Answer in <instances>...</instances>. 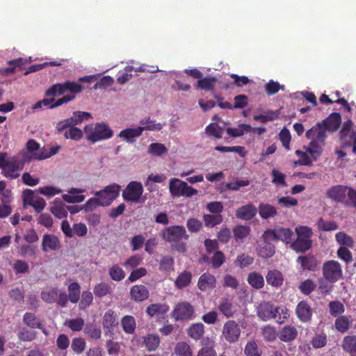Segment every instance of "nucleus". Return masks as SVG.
Masks as SVG:
<instances>
[{"label":"nucleus","mask_w":356,"mask_h":356,"mask_svg":"<svg viewBox=\"0 0 356 356\" xmlns=\"http://www.w3.org/2000/svg\"><path fill=\"white\" fill-rule=\"evenodd\" d=\"M305 136L310 140L304 149L316 161L323 153V147L325 145L327 138L326 130L322 124L318 122L315 126L307 131Z\"/></svg>","instance_id":"f257e3e1"},{"label":"nucleus","mask_w":356,"mask_h":356,"mask_svg":"<svg viewBox=\"0 0 356 356\" xmlns=\"http://www.w3.org/2000/svg\"><path fill=\"white\" fill-rule=\"evenodd\" d=\"M162 238L171 244V248L181 253L187 250L186 241L189 236L181 225H173L165 228L161 232Z\"/></svg>","instance_id":"f03ea898"},{"label":"nucleus","mask_w":356,"mask_h":356,"mask_svg":"<svg viewBox=\"0 0 356 356\" xmlns=\"http://www.w3.org/2000/svg\"><path fill=\"white\" fill-rule=\"evenodd\" d=\"M120 186L117 184L108 185L104 189L96 192L95 197L90 198V210L93 207H107L115 200L120 194Z\"/></svg>","instance_id":"7ed1b4c3"},{"label":"nucleus","mask_w":356,"mask_h":356,"mask_svg":"<svg viewBox=\"0 0 356 356\" xmlns=\"http://www.w3.org/2000/svg\"><path fill=\"white\" fill-rule=\"evenodd\" d=\"M322 275L325 281L334 284L343 278L341 264L336 260H327L323 264Z\"/></svg>","instance_id":"20e7f679"},{"label":"nucleus","mask_w":356,"mask_h":356,"mask_svg":"<svg viewBox=\"0 0 356 356\" xmlns=\"http://www.w3.org/2000/svg\"><path fill=\"white\" fill-rule=\"evenodd\" d=\"M265 236L267 238H270L271 237L274 241H281L285 244H289L290 245L293 241L294 234L290 228L276 227L274 229L266 230Z\"/></svg>","instance_id":"39448f33"},{"label":"nucleus","mask_w":356,"mask_h":356,"mask_svg":"<svg viewBox=\"0 0 356 356\" xmlns=\"http://www.w3.org/2000/svg\"><path fill=\"white\" fill-rule=\"evenodd\" d=\"M44 159H47V156H44V149L40 147L39 143L33 139L28 140L26 149L23 152V159L25 161H30Z\"/></svg>","instance_id":"423d86ee"},{"label":"nucleus","mask_w":356,"mask_h":356,"mask_svg":"<svg viewBox=\"0 0 356 356\" xmlns=\"http://www.w3.org/2000/svg\"><path fill=\"white\" fill-rule=\"evenodd\" d=\"M143 193V187L142 184L136 181H132L128 184L122 191V197L125 201L138 202Z\"/></svg>","instance_id":"0eeeda50"},{"label":"nucleus","mask_w":356,"mask_h":356,"mask_svg":"<svg viewBox=\"0 0 356 356\" xmlns=\"http://www.w3.org/2000/svg\"><path fill=\"white\" fill-rule=\"evenodd\" d=\"M88 112L75 111L71 118L58 122L56 128L58 132H62L69 127L81 124L84 119L88 120Z\"/></svg>","instance_id":"6e6552de"},{"label":"nucleus","mask_w":356,"mask_h":356,"mask_svg":"<svg viewBox=\"0 0 356 356\" xmlns=\"http://www.w3.org/2000/svg\"><path fill=\"white\" fill-rule=\"evenodd\" d=\"M193 314V307L188 302H181L174 307L172 317L176 321H188L192 318Z\"/></svg>","instance_id":"1a4fd4ad"},{"label":"nucleus","mask_w":356,"mask_h":356,"mask_svg":"<svg viewBox=\"0 0 356 356\" xmlns=\"http://www.w3.org/2000/svg\"><path fill=\"white\" fill-rule=\"evenodd\" d=\"M24 168V163L17 158L13 156L8 159V163L2 169V175L10 179H15L19 177L18 171Z\"/></svg>","instance_id":"9d476101"},{"label":"nucleus","mask_w":356,"mask_h":356,"mask_svg":"<svg viewBox=\"0 0 356 356\" xmlns=\"http://www.w3.org/2000/svg\"><path fill=\"white\" fill-rule=\"evenodd\" d=\"M113 135V130L105 123L97 124L92 131H90V142L111 138Z\"/></svg>","instance_id":"9b49d317"},{"label":"nucleus","mask_w":356,"mask_h":356,"mask_svg":"<svg viewBox=\"0 0 356 356\" xmlns=\"http://www.w3.org/2000/svg\"><path fill=\"white\" fill-rule=\"evenodd\" d=\"M50 97L51 98L43 99L42 100L36 102L33 106V109L36 110L42 108V106L52 109L56 107L60 106L63 104H67L74 99V95H65L63 97L57 99L56 101L53 97Z\"/></svg>","instance_id":"f8f14e48"},{"label":"nucleus","mask_w":356,"mask_h":356,"mask_svg":"<svg viewBox=\"0 0 356 356\" xmlns=\"http://www.w3.org/2000/svg\"><path fill=\"white\" fill-rule=\"evenodd\" d=\"M222 334L227 341L234 343L240 337L241 328L236 321H228L223 326Z\"/></svg>","instance_id":"ddd939ff"},{"label":"nucleus","mask_w":356,"mask_h":356,"mask_svg":"<svg viewBox=\"0 0 356 356\" xmlns=\"http://www.w3.org/2000/svg\"><path fill=\"white\" fill-rule=\"evenodd\" d=\"M262 242L257 248L258 255L262 258L268 259L272 257L275 252V245L273 243V238H267L265 236V232L261 236Z\"/></svg>","instance_id":"4468645a"},{"label":"nucleus","mask_w":356,"mask_h":356,"mask_svg":"<svg viewBox=\"0 0 356 356\" xmlns=\"http://www.w3.org/2000/svg\"><path fill=\"white\" fill-rule=\"evenodd\" d=\"M297 262L300 264L303 270L309 271H316L321 264V261L317 259V257L312 254L299 256L297 258Z\"/></svg>","instance_id":"2eb2a0df"},{"label":"nucleus","mask_w":356,"mask_h":356,"mask_svg":"<svg viewBox=\"0 0 356 356\" xmlns=\"http://www.w3.org/2000/svg\"><path fill=\"white\" fill-rule=\"evenodd\" d=\"M298 318L303 322H309L312 316V309L306 300L299 302L296 308Z\"/></svg>","instance_id":"dca6fc26"},{"label":"nucleus","mask_w":356,"mask_h":356,"mask_svg":"<svg viewBox=\"0 0 356 356\" xmlns=\"http://www.w3.org/2000/svg\"><path fill=\"white\" fill-rule=\"evenodd\" d=\"M347 190L348 186L337 185L329 188L327 191L326 195L333 201L344 204L346 198Z\"/></svg>","instance_id":"f3484780"},{"label":"nucleus","mask_w":356,"mask_h":356,"mask_svg":"<svg viewBox=\"0 0 356 356\" xmlns=\"http://www.w3.org/2000/svg\"><path fill=\"white\" fill-rule=\"evenodd\" d=\"M276 307L270 302L261 303L257 308V315L263 321H268L277 316Z\"/></svg>","instance_id":"a211bd4d"},{"label":"nucleus","mask_w":356,"mask_h":356,"mask_svg":"<svg viewBox=\"0 0 356 356\" xmlns=\"http://www.w3.org/2000/svg\"><path fill=\"white\" fill-rule=\"evenodd\" d=\"M320 123L322 124V126L326 131L334 132L340 127L341 123V116L340 113L334 112Z\"/></svg>","instance_id":"6ab92c4d"},{"label":"nucleus","mask_w":356,"mask_h":356,"mask_svg":"<svg viewBox=\"0 0 356 356\" xmlns=\"http://www.w3.org/2000/svg\"><path fill=\"white\" fill-rule=\"evenodd\" d=\"M60 248L59 238L54 235L45 234L42 236V250L43 252L48 250H58Z\"/></svg>","instance_id":"aec40b11"},{"label":"nucleus","mask_w":356,"mask_h":356,"mask_svg":"<svg viewBox=\"0 0 356 356\" xmlns=\"http://www.w3.org/2000/svg\"><path fill=\"white\" fill-rule=\"evenodd\" d=\"M216 285V279L214 275L205 273L200 275L197 286L202 291L213 289Z\"/></svg>","instance_id":"412c9836"},{"label":"nucleus","mask_w":356,"mask_h":356,"mask_svg":"<svg viewBox=\"0 0 356 356\" xmlns=\"http://www.w3.org/2000/svg\"><path fill=\"white\" fill-rule=\"evenodd\" d=\"M104 329L111 332L118 325V318L117 314L112 309L107 310L102 318Z\"/></svg>","instance_id":"4be33fe9"},{"label":"nucleus","mask_w":356,"mask_h":356,"mask_svg":"<svg viewBox=\"0 0 356 356\" xmlns=\"http://www.w3.org/2000/svg\"><path fill=\"white\" fill-rule=\"evenodd\" d=\"M257 212V209L252 204H248L238 208L236 211V217L243 220L253 218Z\"/></svg>","instance_id":"5701e85b"},{"label":"nucleus","mask_w":356,"mask_h":356,"mask_svg":"<svg viewBox=\"0 0 356 356\" xmlns=\"http://www.w3.org/2000/svg\"><path fill=\"white\" fill-rule=\"evenodd\" d=\"M312 245V239H306L298 237L291 243L290 248L296 253H305L309 250Z\"/></svg>","instance_id":"b1692460"},{"label":"nucleus","mask_w":356,"mask_h":356,"mask_svg":"<svg viewBox=\"0 0 356 356\" xmlns=\"http://www.w3.org/2000/svg\"><path fill=\"white\" fill-rule=\"evenodd\" d=\"M131 299L136 302H142L149 298V293L147 287L144 285H134L130 291Z\"/></svg>","instance_id":"393cba45"},{"label":"nucleus","mask_w":356,"mask_h":356,"mask_svg":"<svg viewBox=\"0 0 356 356\" xmlns=\"http://www.w3.org/2000/svg\"><path fill=\"white\" fill-rule=\"evenodd\" d=\"M341 348L350 356H356V336L349 334L345 336L341 341Z\"/></svg>","instance_id":"a878e982"},{"label":"nucleus","mask_w":356,"mask_h":356,"mask_svg":"<svg viewBox=\"0 0 356 356\" xmlns=\"http://www.w3.org/2000/svg\"><path fill=\"white\" fill-rule=\"evenodd\" d=\"M353 324V319L350 316H339L334 321V327L336 330L341 332L345 333L349 330Z\"/></svg>","instance_id":"bb28decb"},{"label":"nucleus","mask_w":356,"mask_h":356,"mask_svg":"<svg viewBox=\"0 0 356 356\" xmlns=\"http://www.w3.org/2000/svg\"><path fill=\"white\" fill-rule=\"evenodd\" d=\"M218 79L211 76H207L204 78H201L200 80L197 81V84L195 85L196 88H199L206 91H211V92H214L215 86Z\"/></svg>","instance_id":"cd10ccee"},{"label":"nucleus","mask_w":356,"mask_h":356,"mask_svg":"<svg viewBox=\"0 0 356 356\" xmlns=\"http://www.w3.org/2000/svg\"><path fill=\"white\" fill-rule=\"evenodd\" d=\"M23 322L25 325L31 329L38 328L42 330V332L47 334L45 329L43 327L42 323L40 320L38 319L35 314L31 312H26L23 316Z\"/></svg>","instance_id":"c85d7f7f"},{"label":"nucleus","mask_w":356,"mask_h":356,"mask_svg":"<svg viewBox=\"0 0 356 356\" xmlns=\"http://www.w3.org/2000/svg\"><path fill=\"white\" fill-rule=\"evenodd\" d=\"M298 336L297 329L291 325H286L280 331L279 339L284 342H291Z\"/></svg>","instance_id":"c756f323"},{"label":"nucleus","mask_w":356,"mask_h":356,"mask_svg":"<svg viewBox=\"0 0 356 356\" xmlns=\"http://www.w3.org/2000/svg\"><path fill=\"white\" fill-rule=\"evenodd\" d=\"M250 227L246 225H238L233 228V236L236 243H243L244 239L250 234Z\"/></svg>","instance_id":"7c9ffc66"},{"label":"nucleus","mask_w":356,"mask_h":356,"mask_svg":"<svg viewBox=\"0 0 356 356\" xmlns=\"http://www.w3.org/2000/svg\"><path fill=\"white\" fill-rule=\"evenodd\" d=\"M266 279L267 283L274 287L280 286L284 281L282 273L277 270H269L266 276Z\"/></svg>","instance_id":"2f4dec72"},{"label":"nucleus","mask_w":356,"mask_h":356,"mask_svg":"<svg viewBox=\"0 0 356 356\" xmlns=\"http://www.w3.org/2000/svg\"><path fill=\"white\" fill-rule=\"evenodd\" d=\"M218 309L221 314L229 318L234 316L236 312L235 307L232 301L225 298H223L219 303Z\"/></svg>","instance_id":"473e14b6"},{"label":"nucleus","mask_w":356,"mask_h":356,"mask_svg":"<svg viewBox=\"0 0 356 356\" xmlns=\"http://www.w3.org/2000/svg\"><path fill=\"white\" fill-rule=\"evenodd\" d=\"M247 281L254 289H261L264 286V279L261 274L254 271L248 274Z\"/></svg>","instance_id":"72a5a7b5"},{"label":"nucleus","mask_w":356,"mask_h":356,"mask_svg":"<svg viewBox=\"0 0 356 356\" xmlns=\"http://www.w3.org/2000/svg\"><path fill=\"white\" fill-rule=\"evenodd\" d=\"M143 131V128H128L120 132L118 137L124 138L128 143H132L133 138L140 136Z\"/></svg>","instance_id":"f704fd0d"},{"label":"nucleus","mask_w":356,"mask_h":356,"mask_svg":"<svg viewBox=\"0 0 356 356\" xmlns=\"http://www.w3.org/2000/svg\"><path fill=\"white\" fill-rule=\"evenodd\" d=\"M185 181L177 178L171 179L169 184V190L173 197H181L184 191Z\"/></svg>","instance_id":"c9c22d12"},{"label":"nucleus","mask_w":356,"mask_h":356,"mask_svg":"<svg viewBox=\"0 0 356 356\" xmlns=\"http://www.w3.org/2000/svg\"><path fill=\"white\" fill-rule=\"evenodd\" d=\"M258 211L259 216L263 219L274 218L277 213L276 208L269 204H260L258 208Z\"/></svg>","instance_id":"e433bc0d"},{"label":"nucleus","mask_w":356,"mask_h":356,"mask_svg":"<svg viewBox=\"0 0 356 356\" xmlns=\"http://www.w3.org/2000/svg\"><path fill=\"white\" fill-rule=\"evenodd\" d=\"M252 127L249 124L241 123L237 128L228 127L226 129L227 134L233 138L240 137L245 133L251 132Z\"/></svg>","instance_id":"4c0bfd02"},{"label":"nucleus","mask_w":356,"mask_h":356,"mask_svg":"<svg viewBox=\"0 0 356 356\" xmlns=\"http://www.w3.org/2000/svg\"><path fill=\"white\" fill-rule=\"evenodd\" d=\"M82 191L76 188H71L67 193L63 195V199L70 203L81 202L84 200V196L81 194Z\"/></svg>","instance_id":"58836bf2"},{"label":"nucleus","mask_w":356,"mask_h":356,"mask_svg":"<svg viewBox=\"0 0 356 356\" xmlns=\"http://www.w3.org/2000/svg\"><path fill=\"white\" fill-rule=\"evenodd\" d=\"M191 280L192 273L189 271L184 270L176 278L175 282V286L179 289L186 287L191 282Z\"/></svg>","instance_id":"ea45409f"},{"label":"nucleus","mask_w":356,"mask_h":356,"mask_svg":"<svg viewBox=\"0 0 356 356\" xmlns=\"http://www.w3.org/2000/svg\"><path fill=\"white\" fill-rule=\"evenodd\" d=\"M187 333L192 339L199 340L204 333V325L201 323L193 324L187 330Z\"/></svg>","instance_id":"a19ab883"},{"label":"nucleus","mask_w":356,"mask_h":356,"mask_svg":"<svg viewBox=\"0 0 356 356\" xmlns=\"http://www.w3.org/2000/svg\"><path fill=\"white\" fill-rule=\"evenodd\" d=\"M169 310V306L166 304L156 303L149 305L146 309L147 314L152 317L156 314H163Z\"/></svg>","instance_id":"79ce46f5"},{"label":"nucleus","mask_w":356,"mask_h":356,"mask_svg":"<svg viewBox=\"0 0 356 356\" xmlns=\"http://www.w3.org/2000/svg\"><path fill=\"white\" fill-rule=\"evenodd\" d=\"M121 325L124 332L133 334L136 330V320L132 316H124L121 320Z\"/></svg>","instance_id":"37998d69"},{"label":"nucleus","mask_w":356,"mask_h":356,"mask_svg":"<svg viewBox=\"0 0 356 356\" xmlns=\"http://www.w3.org/2000/svg\"><path fill=\"white\" fill-rule=\"evenodd\" d=\"M296 154L299 156V159L294 162L295 165H312V162L315 161L312 156L306 150L305 152L301 150H296Z\"/></svg>","instance_id":"c03bdc74"},{"label":"nucleus","mask_w":356,"mask_h":356,"mask_svg":"<svg viewBox=\"0 0 356 356\" xmlns=\"http://www.w3.org/2000/svg\"><path fill=\"white\" fill-rule=\"evenodd\" d=\"M175 353L178 356H193V350L190 345L185 341H180L176 344Z\"/></svg>","instance_id":"a18cd8bd"},{"label":"nucleus","mask_w":356,"mask_h":356,"mask_svg":"<svg viewBox=\"0 0 356 356\" xmlns=\"http://www.w3.org/2000/svg\"><path fill=\"white\" fill-rule=\"evenodd\" d=\"M335 238L337 242L343 247L347 246L352 248L354 246L353 238L343 232L337 233Z\"/></svg>","instance_id":"49530a36"},{"label":"nucleus","mask_w":356,"mask_h":356,"mask_svg":"<svg viewBox=\"0 0 356 356\" xmlns=\"http://www.w3.org/2000/svg\"><path fill=\"white\" fill-rule=\"evenodd\" d=\"M17 337L20 341L31 342L36 338L37 332L23 327L18 332Z\"/></svg>","instance_id":"de8ad7c7"},{"label":"nucleus","mask_w":356,"mask_h":356,"mask_svg":"<svg viewBox=\"0 0 356 356\" xmlns=\"http://www.w3.org/2000/svg\"><path fill=\"white\" fill-rule=\"evenodd\" d=\"M203 220L206 227H213L222 222L223 217L222 215L204 214Z\"/></svg>","instance_id":"09e8293b"},{"label":"nucleus","mask_w":356,"mask_h":356,"mask_svg":"<svg viewBox=\"0 0 356 356\" xmlns=\"http://www.w3.org/2000/svg\"><path fill=\"white\" fill-rule=\"evenodd\" d=\"M144 343L148 350H155L160 343V339L157 335L148 334L144 337Z\"/></svg>","instance_id":"8fccbe9b"},{"label":"nucleus","mask_w":356,"mask_h":356,"mask_svg":"<svg viewBox=\"0 0 356 356\" xmlns=\"http://www.w3.org/2000/svg\"><path fill=\"white\" fill-rule=\"evenodd\" d=\"M224 129L216 123H211L205 129L206 134L208 136L216 138H221Z\"/></svg>","instance_id":"3c124183"},{"label":"nucleus","mask_w":356,"mask_h":356,"mask_svg":"<svg viewBox=\"0 0 356 356\" xmlns=\"http://www.w3.org/2000/svg\"><path fill=\"white\" fill-rule=\"evenodd\" d=\"M69 300L72 303H76L80 298V286L78 283L72 282L68 286Z\"/></svg>","instance_id":"603ef678"},{"label":"nucleus","mask_w":356,"mask_h":356,"mask_svg":"<svg viewBox=\"0 0 356 356\" xmlns=\"http://www.w3.org/2000/svg\"><path fill=\"white\" fill-rule=\"evenodd\" d=\"M65 93V83H56L51 86L45 92L46 97H56Z\"/></svg>","instance_id":"864d4df0"},{"label":"nucleus","mask_w":356,"mask_h":356,"mask_svg":"<svg viewBox=\"0 0 356 356\" xmlns=\"http://www.w3.org/2000/svg\"><path fill=\"white\" fill-rule=\"evenodd\" d=\"M168 149L165 146L159 143H154L149 145L148 153L153 156H161L167 153Z\"/></svg>","instance_id":"5fc2aeb1"},{"label":"nucleus","mask_w":356,"mask_h":356,"mask_svg":"<svg viewBox=\"0 0 356 356\" xmlns=\"http://www.w3.org/2000/svg\"><path fill=\"white\" fill-rule=\"evenodd\" d=\"M67 128L68 129L64 134L65 138L79 140L83 137V131L80 129L75 126H71Z\"/></svg>","instance_id":"6e6d98bb"},{"label":"nucleus","mask_w":356,"mask_h":356,"mask_svg":"<svg viewBox=\"0 0 356 356\" xmlns=\"http://www.w3.org/2000/svg\"><path fill=\"white\" fill-rule=\"evenodd\" d=\"M58 296V290L56 288L42 291L41 293V298L47 303L54 302Z\"/></svg>","instance_id":"4d7b16f0"},{"label":"nucleus","mask_w":356,"mask_h":356,"mask_svg":"<svg viewBox=\"0 0 356 356\" xmlns=\"http://www.w3.org/2000/svg\"><path fill=\"white\" fill-rule=\"evenodd\" d=\"M140 124H142L143 126L139 127V128H143V131H159L163 127L161 123H156L154 121L150 120L149 118L143 119L140 121Z\"/></svg>","instance_id":"13d9d810"},{"label":"nucleus","mask_w":356,"mask_h":356,"mask_svg":"<svg viewBox=\"0 0 356 356\" xmlns=\"http://www.w3.org/2000/svg\"><path fill=\"white\" fill-rule=\"evenodd\" d=\"M143 259V258L140 255L135 254L127 259L123 263V266L127 270H132L139 266Z\"/></svg>","instance_id":"bf43d9fd"},{"label":"nucleus","mask_w":356,"mask_h":356,"mask_svg":"<svg viewBox=\"0 0 356 356\" xmlns=\"http://www.w3.org/2000/svg\"><path fill=\"white\" fill-rule=\"evenodd\" d=\"M244 353L247 356H261L262 353L261 350L254 341L247 343L245 346Z\"/></svg>","instance_id":"052dcab7"},{"label":"nucleus","mask_w":356,"mask_h":356,"mask_svg":"<svg viewBox=\"0 0 356 356\" xmlns=\"http://www.w3.org/2000/svg\"><path fill=\"white\" fill-rule=\"evenodd\" d=\"M316 287V284L312 280L307 279L302 282L299 286V289L302 293L308 296L313 292Z\"/></svg>","instance_id":"680f3d73"},{"label":"nucleus","mask_w":356,"mask_h":356,"mask_svg":"<svg viewBox=\"0 0 356 356\" xmlns=\"http://www.w3.org/2000/svg\"><path fill=\"white\" fill-rule=\"evenodd\" d=\"M330 314L332 316L342 314L344 311V305L340 301H331L329 303Z\"/></svg>","instance_id":"e2e57ef3"},{"label":"nucleus","mask_w":356,"mask_h":356,"mask_svg":"<svg viewBox=\"0 0 356 356\" xmlns=\"http://www.w3.org/2000/svg\"><path fill=\"white\" fill-rule=\"evenodd\" d=\"M276 314L277 316L273 318L276 320V322L282 324L284 323L289 317V309L284 306L276 307Z\"/></svg>","instance_id":"0e129e2a"},{"label":"nucleus","mask_w":356,"mask_h":356,"mask_svg":"<svg viewBox=\"0 0 356 356\" xmlns=\"http://www.w3.org/2000/svg\"><path fill=\"white\" fill-rule=\"evenodd\" d=\"M353 122L351 120H348L344 122L343 127L340 131V138L341 139L346 138L347 137L352 138L354 136V132L353 131Z\"/></svg>","instance_id":"69168bd1"},{"label":"nucleus","mask_w":356,"mask_h":356,"mask_svg":"<svg viewBox=\"0 0 356 356\" xmlns=\"http://www.w3.org/2000/svg\"><path fill=\"white\" fill-rule=\"evenodd\" d=\"M109 275L112 280L121 281L125 277V273L118 265H113L109 270Z\"/></svg>","instance_id":"338daca9"},{"label":"nucleus","mask_w":356,"mask_h":356,"mask_svg":"<svg viewBox=\"0 0 356 356\" xmlns=\"http://www.w3.org/2000/svg\"><path fill=\"white\" fill-rule=\"evenodd\" d=\"M344 204L348 207L356 208V190L351 187H348Z\"/></svg>","instance_id":"774afa93"}]
</instances>
